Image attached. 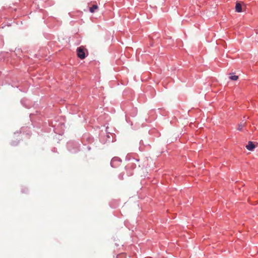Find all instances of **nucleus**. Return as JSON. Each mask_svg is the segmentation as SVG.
I'll list each match as a JSON object with an SVG mask.
<instances>
[{"mask_svg":"<svg viewBox=\"0 0 258 258\" xmlns=\"http://www.w3.org/2000/svg\"><path fill=\"white\" fill-rule=\"evenodd\" d=\"M229 78L231 80L236 81L238 78V76L236 75H231Z\"/></svg>","mask_w":258,"mask_h":258,"instance_id":"423d86ee","label":"nucleus"},{"mask_svg":"<svg viewBox=\"0 0 258 258\" xmlns=\"http://www.w3.org/2000/svg\"><path fill=\"white\" fill-rule=\"evenodd\" d=\"M246 124V122L245 121H242V122H241L239 124H238V128H237V130L239 131H241L242 130V128L245 126Z\"/></svg>","mask_w":258,"mask_h":258,"instance_id":"20e7f679","label":"nucleus"},{"mask_svg":"<svg viewBox=\"0 0 258 258\" xmlns=\"http://www.w3.org/2000/svg\"><path fill=\"white\" fill-rule=\"evenodd\" d=\"M86 50L83 46L78 47L77 49L78 57L81 59H84L86 57L85 51Z\"/></svg>","mask_w":258,"mask_h":258,"instance_id":"f257e3e1","label":"nucleus"},{"mask_svg":"<svg viewBox=\"0 0 258 258\" xmlns=\"http://www.w3.org/2000/svg\"><path fill=\"white\" fill-rule=\"evenodd\" d=\"M98 7L97 5H94L92 7H90L89 9V11L91 13H94L95 10L98 9Z\"/></svg>","mask_w":258,"mask_h":258,"instance_id":"39448f33","label":"nucleus"},{"mask_svg":"<svg viewBox=\"0 0 258 258\" xmlns=\"http://www.w3.org/2000/svg\"><path fill=\"white\" fill-rule=\"evenodd\" d=\"M255 145L253 142L251 141L248 142V144L246 146V149L249 151H252L255 148Z\"/></svg>","mask_w":258,"mask_h":258,"instance_id":"f03ea898","label":"nucleus"},{"mask_svg":"<svg viewBox=\"0 0 258 258\" xmlns=\"http://www.w3.org/2000/svg\"><path fill=\"white\" fill-rule=\"evenodd\" d=\"M235 11L238 13H240L242 12V6L239 2H237L236 4Z\"/></svg>","mask_w":258,"mask_h":258,"instance_id":"7ed1b4c3","label":"nucleus"}]
</instances>
